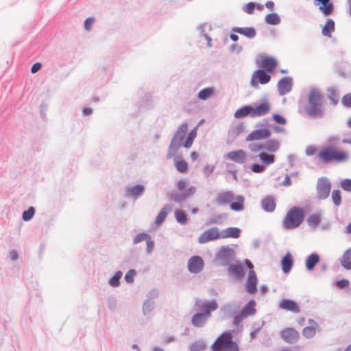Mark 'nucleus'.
Returning <instances> with one entry per match:
<instances>
[{
    "instance_id": "49530a36",
    "label": "nucleus",
    "mask_w": 351,
    "mask_h": 351,
    "mask_svg": "<svg viewBox=\"0 0 351 351\" xmlns=\"http://www.w3.org/2000/svg\"><path fill=\"white\" fill-rule=\"evenodd\" d=\"M197 136L196 128H193L188 134L186 141L184 143V147L186 149L190 148L193 143L194 139Z\"/></svg>"
},
{
    "instance_id": "3c124183",
    "label": "nucleus",
    "mask_w": 351,
    "mask_h": 351,
    "mask_svg": "<svg viewBox=\"0 0 351 351\" xmlns=\"http://www.w3.org/2000/svg\"><path fill=\"white\" fill-rule=\"evenodd\" d=\"M35 214V208L33 206L29 207V208L25 210L22 215V219L25 221H28L32 219Z\"/></svg>"
},
{
    "instance_id": "4468645a",
    "label": "nucleus",
    "mask_w": 351,
    "mask_h": 351,
    "mask_svg": "<svg viewBox=\"0 0 351 351\" xmlns=\"http://www.w3.org/2000/svg\"><path fill=\"white\" fill-rule=\"evenodd\" d=\"M278 91L280 96L289 93L293 86V78L290 76L282 77L278 82Z\"/></svg>"
},
{
    "instance_id": "69168bd1",
    "label": "nucleus",
    "mask_w": 351,
    "mask_h": 351,
    "mask_svg": "<svg viewBox=\"0 0 351 351\" xmlns=\"http://www.w3.org/2000/svg\"><path fill=\"white\" fill-rule=\"evenodd\" d=\"M341 188L346 191H351V179H344L341 182Z\"/></svg>"
},
{
    "instance_id": "20e7f679",
    "label": "nucleus",
    "mask_w": 351,
    "mask_h": 351,
    "mask_svg": "<svg viewBox=\"0 0 351 351\" xmlns=\"http://www.w3.org/2000/svg\"><path fill=\"white\" fill-rule=\"evenodd\" d=\"M232 337V331H224L213 343V351H239V346Z\"/></svg>"
},
{
    "instance_id": "393cba45",
    "label": "nucleus",
    "mask_w": 351,
    "mask_h": 351,
    "mask_svg": "<svg viewBox=\"0 0 351 351\" xmlns=\"http://www.w3.org/2000/svg\"><path fill=\"white\" fill-rule=\"evenodd\" d=\"M232 31L237 34H241L247 38L252 39L255 38L256 35V31L253 27H234L232 29Z\"/></svg>"
},
{
    "instance_id": "de8ad7c7",
    "label": "nucleus",
    "mask_w": 351,
    "mask_h": 351,
    "mask_svg": "<svg viewBox=\"0 0 351 351\" xmlns=\"http://www.w3.org/2000/svg\"><path fill=\"white\" fill-rule=\"evenodd\" d=\"M123 273L121 271H117L114 276L110 278L108 284L112 287H117L120 285V279L122 277Z\"/></svg>"
},
{
    "instance_id": "37998d69",
    "label": "nucleus",
    "mask_w": 351,
    "mask_h": 351,
    "mask_svg": "<svg viewBox=\"0 0 351 351\" xmlns=\"http://www.w3.org/2000/svg\"><path fill=\"white\" fill-rule=\"evenodd\" d=\"M170 198L176 203L182 204L188 197L184 191H175L171 193Z\"/></svg>"
},
{
    "instance_id": "4d7b16f0",
    "label": "nucleus",
    "mask_w": 351,
    "mask_h": 351,
    "mask_svg": "<svg viewBox=\"0 0 351 351\" xmlns=\"http://www.w3.org/2000/svg\"><path fill=\"white\" fill-rule=\"evenodd\" d=\"M250 169H251L252 171L254 173H261L265 171L266 167L264 165H261L258 163H254L251 165Z\"/></svg>"
},
{
    "instance_id": "9b49d317",
    "label": "nucleus",
    "mask_w": 351,
    "mask_h": 351,
    "mask_svg": "<svg viewBox=\"0 0 351 351\" xmlns=\"http://www.w3.org/2000/svg\"><path fill=\"white\" fill-rule=\"evenodd\" d=\"M189 271L191 274H199L204 267V262L203 258L198 256H193L187 262Z\"/></svg>"
},
{
    "instance_id": "7c9ffc66",
    "label": "nucleus",
    "mask_w": 351,
    "mask_h": 351,
    "mask_svg": "<svg viewBox=\"0 0 351 351\" xmlns=\"http://www.w3.org/2000/svg\"><path fill=\"white\" fill-rule=\"evenodd\" d=\"M320 256L317 253H312L307 256L305 262L306 269L308 271L313 270L315 265L319 262Z\"/></svg>"
},
{
    "instance_id": "8fccbe9b",
    "label": "nucleus",
    "mask_w": 351,
    "mask_h": 351,
    "mask_svg": "<svg viewBox=\"0 0 351 351\" xmlns=\"http://www.w3.org/2000/svg\"><path fill=\"white\" fill-rule=\"evenodd\" d=\"M228 218V213H221V214H219V215L213 217L210 219H209L207 224L211 225V224H215V223H220L222 220L227 219Z\"/></svg>"
},
{
    "instance_id": "774afa93",
    "label": "nucleus",
    "mask_w": 351,
    "mask_h": 351,
    "mask_svg": "<svg viewBox=\"0 0 351 351\" xmlns=\"http://www.w3.org/2000/svg\"><path fill=\"white\" fill-rule=\"evenodd\" d=\"M342 104L346 107H351V93L345 95L342 98Z\"/></svg>"
},
{
    "instance_id": "5fc2aeb1",
    "label": "nucleus",
    "mask_w": 351,
    "mask_h": 351,
    "mask_svg": "<svg viewBox=\"0 0 351 351\" xmlns=\"http://www.w3.org/2000/svg\"><path fill=\"white\" fill-rule=\"evenodd\" d=\"M244 129L245 126L243 123H240L236 126L232 128L230 133L234 135V137H237L244 131Z\"/></svg>"
},
{
    "instance_id": "2eb2a0df",
    "label": "nucleus",
    "mask_w": 351,
    "mask_h": 351,
    "mask_svg": "<svg viewBox=\"0 0 351 351\" xmlns=\"http://www.w3.org/2000/svg\"><path fill=\"white\" fill-rule=\"evenodd\" d=\"M281 338L288 343L293 344L296 343L299 338V332L293 328H287L280 332Z\"/></svg>"
},
{
    "instance_id": "aec40b11",
    "label": "nucleus",
    "mask_w": 351,
    "mask_h": 351,
    "mask_svg": "<svg viewBox=\"0 0 351 351\" xmlns=\"http://www.w3.org/2000/svg\"><path fill=\"white\" fill-rule=\"evenodd\" d=\"M271 110V105L268 101L263 102L254 108L252 106V118L261 117L267 114Z\"/></svg>"
},
{
    "instance_id": "c9c22d12",
    "label": "nucleus",
    "mask_w": 351,
    "mask_h": 351,
    "mask_svg": "<svg viewBox=\"0 0 351 351\" xmlns=\"http://www.w3.org/2000/svg\"><path fill=\"white\" fill-rule=\"evenodd\" d=\"M340 263L343 268L351 270V247L344 252Z\"/></svg>"
},
{
    "instance_id": "0e129e2a",
    "label": "nucleus",
    "mask_w": 351,
    "mask_h": 351,
    "mask_svg": "<svg viewBox=\"0 0 351 351\" xmlns=\"http://www.w3.org/2000/svg\"><path fill=\"white\" fill-rule=\"evenodd\" d=\"M95 21V19L94 17L87 18L84 21V29L88 32L90 31Z\"/></svg>"
},
{
    "instance_id": "f257e3e1",
    "label": "nucleus",
    "mask_w": 351,
    "mask_h": 351,
    "mask_svg": "<svg viewBox=\"0 0 351 351\" xmlns=\"http://www.w3.org/2000/svg\"><path fill=\"white\" fill-rule=\"evenodd\" d=\"M188 129L187 123H182L176 131L173 134L171 143L168 147L166 158L171 159L174 157V165L176 170L181 173H184L188 171L187 162L182 159L180 156H176L178 149L183 144Z\"/></svg>"
},
{
    "instance_id": "5701e85b",
    "label": "nucleus",
    "mask_w": 351,
    "mask_h": 351,
    "mask_svg": "<svg viewBox=\"0 0 351 351\" xmlns=\"http://www.w3.org/2000/svg\"><path fill=\"white\" fill-rule=\"evenodd\" d=\"M276 206L275 198L271 195H267L261 200V207L264 211L272 213Z\"/></svg>"
},
{
    "instance_id": "f03ea898",
    "label": "nucleus",
    "mask_w": 351,
    "mask_h": 351,
    "mask_svg": "<svg viewBox=\"0 0 351 351\" xmlns=\"http://www.w3.org/2000/svg\"><path fill=\"white\" fill-rule=\"evenodd\" d=\"M324 95L316 87H311L302 113L308 119H320L325 115Z\"/></svg>"
},
{
    "instance_id": "c85d7f7f",
    "label": "nucleus",
    "mask_w": 351,
    "mask_h": 351,
    "mask_svg": "<svg viewBox=\"0 0 351 351\" xmlns=\"http://www.w3.org/2000/svg\"><path fill=\"white\" fill-rule=\"evenodd\" d=\"M234 201L230 204V208L234 211L240 212L244 209L245 197L241 195L234 196Z\"/></svg>"
},
{
    "instance_id": "680f3d73",
    "label": "nucleus",
    "mask_w": 351,
    "mask_h": 351,
    "mask_svg": "<svg viewBox=\"0 0 351 351\" xmlns=\"http://www.w3.org/2000/svg\"><path fill=\"white\" fill-rule=\"evenodd\" d=\"M272 119L278 124L285 125L287 123L286 119L280 114H274L272 116Z\"/></svg>"
},
{
    "instance_id": "6e6d98bb",
    "label": "nucleus",
    "mask_w": 351,
    "mask_h": 351,
    "mask_svg": "<svg viewBox=\"0 0 351 351\" xmlns=\"http://www.w3.org/2000/svg\"><path fill=\"white\" fill-rule=\"evenodd\" d=\"M149 239H150L149 234L145 233V232L138 233L134 237L133 243L137 244L141 241H146Z\"/></svg>"
},
{
    "instance_id": "bf43d9fd",
    "label": "nucleus",
    "mask_w": 351,
    "mask_h": 351,
    "mask_svg": "<svg viewBox=\"0 0 351 351\" xmlns=\"http://www.w3.org/2000/svg\"><path fill=\"white\" fill-rule=\"evenodd\" d=\"M328 98L331 100L332 103L334 105L337 104L339 95L337 93L336 90L333 88H330L328 90Z\"/></svg>"
},
{
    "instance_id": "864d4df0",
    "label": "nucleus",
    "mask_w": 351,
    "mask_h": 351,
    "mask_svg": "<svg viewBox=\"0 0 351 351\" xmlns=\"http://www.w3.org/2000/svg\"><path fill=\"white\" fill-rule=\"evenodd\" d=\"M249 149L252 152H263V143L254 142L248 145Z\"/></svg>"
},
{
    "instance_id": "473e14b6",
    "label": "nucleus",
    "mask_w": 351,
    "mask_h": 351,
    "mask_svg": "<svg viewBox=\"0 0 351 351\" xmlns=\"http://www.w3.org/2000/svg\"><path fill=\"white\" fill-rule=\"evenodd\" d=\"M276 66L277 62L276 59L272 57H266L262 61V67L268 73H271Z\"/></svg>"
},
{
    "instance_id": "603ef678",
    "label": "nucleus",
    "mask_w": 351,
    "mask_h": 351,
    "mask_svg": "<svg viewBox=\"0 0 351 351\" xmlns=\"http://www.w3.org/2000/svg\"><path fill=\"white\" fill-rule=\"evenodd\" d=\"M348 159V154L344 151H337L335 149L334 160L337 162L346 161Z\"/></svg>"
},
{
    "instance_id": "7ed1b4c3",
    "label": "nucleus",
    "mask_w": 351,
    "mask_h": 351,
    "mask_svg": "<svg viewBox=\"0 0 351 351\" xmlns=\"http://www.w3.org/2000/svg\"><path fill=\"white\" fill-rule=\"evenodd\" d=\"M195 306L200 312L195 313L191 318V324L196 328H202L211 317V312L218 308L216 300H213L202 302L197 299L195 301Z\"/></svg>"
},
{
    "instance_id": "a19ab883",
    "label": "nucleus",
    "mask_w": 351,
    "mask_h": 351,
    "mask_svg": "<svg viewBox=\"0 0 351 351\" xmlns=\"http://www.w3.org/2000/svg\"><path fill=\"white\" fill-rule=\"evenodd\" d=\"M265 21L269 25H276L280 23V18L278 14L273 12L266 15Z\"/></svg>"
},
{
    "instance_id": "09e8293b",
    "label": "nucleus",
    "mask_w": 351,
    "mask_h": 351,
    "mask_svg": "<svg viewBox=\"0 0 351 351\" xmlns=\"http://www.w3.org/2000/svg\"><path fill=\"white\" fill-rule=\"evenodd\" d=\"M332 200L335 206H339L341 204V193L339 189H334L331 195Z\"/></svg>"
},
{
    "instance_id": "423d86ee",
    "label": "nucleus",
    "mask_w": 351,
    "mask_h": 351,
    "mask_svg": "<svg viewBox=\"0 0 351 351\" xmlns=\"http://www.w3.org/2000/svg\"><path fill=\"white\" fill-rule=\"evenodd\" d=\"M236 257V252L229 246L223 245L215 254L214 262L217 266L227 267Z\"/></svg>"
},
{
    "instance_id": "c03bdc74",
    "label": "nucleus",
    "mask_w": 351,
    "mask_h": 351,
    "mask_svg": "<svg viewBox=\"0 0 351 351\" xmlns=\"http://www.w3.org/2000/svg\"><path fill=\"white\" fill-rule=\"evenodd\" d=\"M317 327H313V326H307L302 330V335L306 339H312L316 335V330Z\"/></svg>"
},
{
    "instance_id": "dca6fc26",
    "label": "nucleus",
    "mask_w": 351,
    "mask_h": 351,
    "mask_svg": "<svg viewBox=\"0 0 351 351\" xmlns=\"http://www.w3.org/2000/svg\"><path fill=\"white\" fill-rule=\"evenodd\" d=\"M313 2L325 16H330L334 12L335 7L331 0H313Z\"/></svg>"
},
{
    "instance_id": "cd10ccee",
    "label": "nucleus",
    "mask_w": 351,
    "mask_h": 351,
    "mask_svg": "<svg viewBox=\"0 0 351 351\" xmlns=\"http://www.w3.org/2000/svg\"><path fill=\"white\" fill-rule=\"evenodd\" d=\"M322 219V211L313 213L306 219L308 226L312 228H315L321 222Z\"/></svg>"
},
{
    "instance_id": "e433bc0d",
    "label": "nucleus",
    "mask_w": 351,
    "mask_h": 351,
    "mask_svg": "<svg viewBox=\"0 0 351 351\" xmlns=\"http://www.w3.org/2000/svg\"><path fill=\"white\" fill-rule=\"evenodd\" d=\"M335 31V21L332 19H328L326 24L322 28V34L324 36L330 38L332 33Z\"/></svg>"
},
{
    "instance_id": "13d9d810",
    "label": "nucleus",
    "mask_w": 351,
    "mask_h": 351,
    "mask_svg": "<svg viewBox=\"0 0 351 351\" xmlns=\"http://www.w3.org/2000/svg\"><path fill=\"white\" fill-rule=\"evenodd\" d=\"M232 324L237 327H238L241 322L246 318L240 311H239L233 317Z\"/></svg>"
},
{
    "instance_id": "0eeeda50",
    "label": "nucleus",
    "mask_w": 351,
    "mask_h": 351,
    "mask_svg": "<svg viewBox=\"0 0 351 351\" xmlns=\"http://www.w3.org/2000/svg\"><path fill=\"white\" fill-rule=\"evenodd\" d=\"M331 191V182L326 177H321L316 184V197L324 200L329 197Z\"/></svg>"
},
{
    "instance_id": "b1692460",
    "label": "nucleus",
    "mask_w": 351,
    "mask_h": 351,
    "mask_svg": "<svg viewBox=\"0 0 351 351\" xmlns=\"http://www.w3.org/2000/svg\"><path fill=\"white\" fill-rule=\"evenodd\" d=\"M241 230L237 227H228L220 232L221 239L233 238L237 239L240 237Z\"/></svg>"
},
{
    "instance_id": "9d476101",
    "label": "nucleus",
    "mask_w": 351,
    "mask_h": 351,
    "mask_svg": "<svg viewBox=\"0 0 351 351\" xmlns=\"http://www.w3.org/2000/svg\"><path fill=\"white\" fill-rule=\"evenodd\" d=\"M218 239H221V234L218 228L213 227L203 232L198 237L197 241L204 244Z\"/></svg>"
},
{
    "instance_id": "f8f14e48",
    "label": "nucleus",
    "mask_w": 351,
    "mask_h": 351,
    "mask_svg": "<svg viewBox=\"0 0 351 351\" xmlns=\"http://www.w3.org/2000/svg\"><path fill=\"white\" fill-rule=\"evenodd\" d=\"M145 191V187L143 184L130 186L125 189L124 196L136 201L144 194Z\"/></svg>"
},
{
    "instance_id": "a878e982",
    "label": "nucleus",
    "mask_w": 351,
    "mask_h": 351,
    "mask_svg": "<svg viewBox=\"0 0 351 351\" xmlns=\"http://www.w3.org/2000/svg\"><path fill=\"white\" fill-rule=\"evenodd\" d=\"M279 307L282 309L289 311L293 313H299L300 307L298 304L289 299H283L279 304Z\"/></svg>"
},
{
    "instance_id": "ddd939ff",
    "label": "nucleus",
    "mask_w": 351,
    "mask_h": 351,
    "mask_svg": "<svg viewBox=\"0 0 351 351\" xmlns=\"http://www.w3.org/2000/svg\"><path fill=\"white\" fill-rule=\"evenodd\" d=\"M271 132L268 128H258L252 131L245 138L247 142L267 139L270 137Z\"/></svg>"
},
{
    "instance_id": "1a4fd4ad",
    "label": "nucleus",
    "mask_w": 351,
    "mask_h": 351,
    "mask_svg": "<svg viewBox=\"0 0 351 351\" xmlns=\"http://www.w3.org/2000/svg\"><path fill=\"white\" fill-rule=\"evenodd\" d=\"M267 72V71L263 69L256 70L252 76L250 81L251 86L257 88L258 86V83L261 84H267L271 80V76Z\"/></svg>"
},
{
    "instance_id": "6e6552de",
    "label": "nucleus",
    "mask_w": 351,
    "mask_h": 351,
    "mask_svg": "<svg viewBox=\"0 0 351 351\" xmlns=\"http://www.w3.org/2000/svg\"><path fill=\"white\" fill-rule=\"evenodd\" d=\"M241 304L240 302L236 300L223 304L220 308V312L223 315V318H232L240 311Z\"/></svg>"
},
{
    "instance_id": "4be33fe9",
    "label": "nucleus",
    "mask_w": 351,
    "mask_h": 351,
    "mask_svg": "<svg viewBox=\"0 0 351 351\" xmlns=\"http://www.w3.org/2000/svg\"><path fill=\"white\" fill-rule=\"evenodd\" d=\"M234 199V194L233 191H221L217 194V202L219 205H224L233 201Z\"/></svg>"
},
{
    "instance_id": "79ce46f5",
    "label": "nucleus",
    "mask_w": 351,
    "mask_h": 351,
    "mask_svg": "<svg viewBox=\"0 0 351 351\" xmlns=\"http://www.w3.org/2000/svg\"><path fill=\"white\" fill-rule=\"evenodd\" d=\"M174 214L178 223L181 225H185L187 223V215L184 210L177 209L175 210Z\"/></svg>"
},
{
    "instance_id": "338daca9",
    "label": "nucleus",
    "mask_w": 351,
    "mask_h": 351,
    "mask_svg": "<svg viewBox=\"0 0 351 351\" xmlns=\"http://www.w3.org/2000/svg\"><path fill=\"white\" fill-rule=\"evenodd\" d=\"M158 291L156 289H152L146 295V300H153L154 299H156L158 297Z\"/></svg>"
},
{
    "instance_id": "f3484780",
    "label": "nucleus",
    "mask_w": 351,
    "mask_h": 351,
    "mask_svg": "<svg viewBox=\"0 0 351 351\" xmlns=\"http://www.w3.org/2000/svg\"><path fill=\"white\" fill-rule=\"evenodd\" d=\"M227 272L236 280H241L244 276L245 271L242 265L240 263L230 264L227 266Z\"/></svg>"
},
{
    "instance_id": "f704fd0d",
    "label": "nucleus",
    "mask_w": 351,
    "mask_h": 351,
    "mask_svg": "<svg viewBox=\"0 0 351 351\" xmlns=\"http://www.w3.org/2000/svg\"><path fill=\"white\" fill-rule=\"evenodd\" d=\"M171 210V206L169 204H167L162 207V208L159 211L155 223L157 225H160L166 219L168 213Z\"/></svg>"
},
{
    "instance_id": "ea45409f",
    "label": "nucleus",
    "mask_w": 351,
    "mask_h": 351,
    "mask_svg": "<svg viewBox=\"0 0 351 351\" xmlns=\"http://www.w3.org/2000/svg\"><path fill=\"white\" fill-rule=\"evenodd\" d=\"M155 308L154 300H145L143 304L142 311L144 315H149Z\"/></svg>"
},
{
    "instance_id": "4c0bfd02",
    "label": "nucleus",
    "mask_w": 351,
    "mask_h": 351,
    "mask_svg": "<svg viewBox=\"0 0 351 351\" xmlns=\"http://www.w3.org/2000/svg\"><path fill=\"white\" fill-rule=\"evenodd\" d=\"M258 156L265 167L266 165H271L275 162V156L268 152H262L259 153Z\"/></svg>"
},
{
    "instance_id": "6ab92c4d",
    "label": "nucleus",
    "mask_w": 351,
    "mask_h": 351,
    "mask_svg": "<svg viewBox=\"0 0 351 351\" xmlns=\"http://www.w3.org/2000/svg\"><path fill=\"white\" fill-rule=\"evenodd\" d=\"M258 279L256 272L251 269L249 271L245 284L246 291L250 294H254L257 291Z\"/></svg>"
},
{
    "instance_id": "39448f33",
    "label": "nucleus",
    "mask_w": 351,
    "mask_h": 351,
    "mask_svg": "<svg viewBox=\"0 0 351 351\" xmlns=\"http://www.w3.org/2000/svg\"><path fill=\"white\" fill-rule=\"evenodd\" d=\"M304 215L303 208L298 206L291 208L283 220L285 228L291 230L298 228L302 223Z\"/></svg>"
},
{
    "instance_id": "bb28decb",
    "label": "nucleus",
    "mask_w": 351,
    "mask_h": 351,
    "mask_svg": "<svg viewBox=\"0 0 351 351\" xmlns=\"http://www.w3.org/2000/svg\"><path fill=\"white\" fill-rule=\"evenodd\" d=\"M280 146L278 141L274 138H271L265 142H263V152L268 153L276 152Z\"/></svg>"
},
{
    "instance_id": "052dcab7",
    "label": "nucleus",
    "mask_w": 351,
    "mask_h": 351,
    "mask_svg": "<svg viewBox=\"0 0 351 351\" xmlns=\"http://www.w3.org/2000/svg\"><path fill=\"white\" fill-rule=\"evenodd\" d=\"M136 275V271L133 269H130L125 276V280L128 283L134 282V277Z\"/></svg>"
},
{
    "instance_id": "72a5a7b5",
    "label": "nucleus",
    "mask_w": 351,
    "mask_h": 351,
    "mask_svg": "<svg viewBox=\"0 0 351 351\" xmlns=\"http://www.w3.org/2000/svg\"><path fill=\"white\" fill-rule=\"evenodd\" d=\"M256 302L250 300L240 311L245 317L253 315L256 312Z\"/></svg>"
},
{
    "instance_id": "412c9836",
    "label": "nucleus",
    "mask_w": 351,
    "mask_h": 351,
    "mask_svg": "<svg viewBox=\"0 0 351 351\" xmlns=\"http://www.w3.org/2000/svg\"><path fill=\"white\" fill-rule=\"evenodd\" d=\"M335 149L332 147H327L321 149L318 154L319 158L325 163L334 161Z\"/></svg>"
},
{
    "instance_id": "a211bd4d",
    "label": "nucleus",
    "mask_w": 351,
    "mask_h": 351,
    "mask_svg": "<svg viewBox=\"0 0 351 351\" xmlns=\"http://www.w3.org/2000/svg\"><path fill=\"white\" fill-rule=\"evenodd\" d=\"M224 158L229 159L238 164H243L246 161L247 154L243 149H238L228 152L224 155Z\"/></svg>"
},
{
    "instance_id": "58836bf2",
    "label": "nucleus",
    "mask_w": 351,
    "mask_h": 351,
    "mask_svg": "<svg viewBox=\"0 0 351 351\" xmlns=\"http://www.w3.org/2000/svg\"><path fill=\"white\" fill-rule=\"evenodd\" d=\"M215 88L213 87H207L202 89L197 94L198 99L205 101L215 95Z\"/></svg>"
},
{
    "instance_id": "e2e57ef3",
    "label": "nucleus",
    "mask_w": 351,
    "mask_h": 351,
    "mask_svg": "<svg viewBox=\"0 0 351 351\" xmlns=\"http://www.w3.org/2000/svg\"><path fill=\"white\" fill-rule=\"evenodd\" d=\"M256 3L254 2H249L243 8V11L249 14H252L254 12Z\"/></svg>"
},
{
    "instance_id": "c756f323",
    "label": "nucleus",
    "mask_w": 351,
    "mask_h": 351,
    "mask_svg": "<svg viewBox=\"0 0 351 351\" xmlns=\"http://www.w3.org/2000/svg\"><path fill=\"white\" fill-rule=\"evenodd\" d=\"M282 269L285 274L289 273L293 265V260L290 252H287L281 260Z\"/></svg>"
},
{
    "instance_id": "2f4dec72",
    "label": "nucleus",
    "mask_w": 351,
    "mask_h": 351,
    "mask_svg": "<svg viewBox=\"0 0 351 351\" xmlns=\"http://www.w3.org/2000/svg\"><path fill=\"white\" fill-rule=\"evenodd\" d=\"M252 114V106L250 105L243 106L238 109L234 114L236 119H243Z\"/></svg>"
},
{
    "instance_id": "a18cd8bd",
    "label": "nucleus",
    "mask_w": 351,
    "mask_h": 351,
    "mask_svg": "<svg viewBox=\"0 0 351 351\" xmlns=\"http://www.w3.org/2000/svg\"><path fill=\"white\" fill-rule=\"evenodd\" d=\"M206 349V343L203 340H197L189 346L190 351H204Z\"/></svg>"
}]
</instances>
